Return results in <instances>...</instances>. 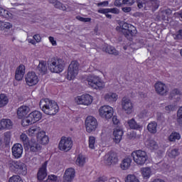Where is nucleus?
<instances>
[{
	"mask_svg": "<svg viewBox=\"0 0 182 182\" xmlns=\"http://www.w3.org/2000/svg\"><path fill=\"white\" fill-rule=\"evenodd\" d=\"M141 172L144 178H149L151 176V169L149 167L142 168Z\"/></svg>",
	"mask_w": 182,
	"mask_h": 182,
	"instance_id": "38",
	"label": "nucleus"
},
{
	"mask_svg": "<svg viewBox=\"0 0 182 182\" xmlns=\"http://www.w3.org/2000/svg\"><path fill=\"white\" fill-rule=\"evenodd\" d=\"M9 182H23V181H22V178H21V176L16 175L11 176L9 178Z\"/></svg>",
	"mask_w": 182,
	"mask_h": 182,
	"instance_id": "46",
	"label": "nucleus"
},
{
	"mask_svg": "<svg viewBox=\"0 0 182 182\" xmlns=\"http://www.w3.org/2000/svg\"><path fill=\"white\" fill-rule=\"evenodd\" d=\"M130 164H132V159L129 157L125 158L121 164V168L122 170H127L130 167Z\"/></svg>",
	"mask_w": 182,
	"mask_h": 182,
	"instance_id": "32",
	"label": "nucleus"
},
{
	"mask_svg": "<svg viewBox=\"0 0 182 182\" xmlns=\"http://www.w3.org/2000/svg\"><path fill=\"white\" fill-rule=\"evenodd\" d=\"M154 4V0H145V6H149L151 8V6H153V4Z\"/></svg>",
	"mask_w": 182,
	"mask_h": 182,
	"instance_id": "57",
	"label": "nucleus"
},
{
	"mask_svg": "<svg viewBox=\"0 0 182 182\" xmlns=\"http://www.w3.org/2000/svg\"><path fill=\"white\" fill-rule=\"evenodd\" d=\"M87 82L89 86H91L93 89L100 90L105 87V82H102L99 77L91 76L90 78H87Z\"/></svg>",
	"mask_w": 182,
	"mask_h": 182,
	"instance_id": "11",
	"label": "nucleus"
},
{
	"mask_svg": "<svg viewBox=\"0 0 182 182\" xmlns=\"http://www.w3.org/2000/svg\"><path fill=\"white\" fill-rule=\"evenodd\" d=\"M79 73V63L77 60H73L68 66L67 79L73 80Z\"/></svg>",
	"mask_w": 182,
	"mask_h": 182,
	"instance_id": "6",
	"label": "nucleus"
},
{
	"mask_svg": "<svg viewBox=\"0 0 182 182\" xmlns=\"http://www.w3.org/2000/svg\"><path fill=\"white\" fill-rule=\"evenodd\" d=\"M127 124H129L130 129H132L133 130H139V129L141 127L140 124H137L134 119L128 120Z\"/></svg>",
	"mask_w": 182,
	"mask_h": 182,
	"instance_id": "33",
	"label": "nucleus"
},
{
	"mask_svg": "<svg viewBox=\"0 0 182 182\" xmlns=\"http://www.w3.org/2000/svg\"><path fill=\"white\" fill-rule=\"evenodd\" d=\"M122 11L125 14H129V12H132V7H122Z\"/></svg>",
	"mask_w": 182,
	"mask_h": 182,
	"instance_id": "59",
	"label": "nucleus"
},
{
	"mask_svg": "<svg viewBox=\"0 0 182 182\" xmlns=\"http://www.w3.org/2000/svg\"><path fill=\"white\" fill-rule=\"evenodd\" d=\"M49 41H50V43L53 45V46H56V45H57L56 41H55V38L53 37L50 36Z\"/></svg>",
	"mask_w": 182,
	"mask_h": 182,
	"instance_id": "64",
	"label": "nucleus"
},
{
	"mask_svg": "<svg viewBox=\"0 0 182 182\" xmlns=\"http://www.w3.org/2000/svg\"><path fill=\"white\" fill-rule=\"evenodd\" d=\"M114 140L115 143H120L123 137V129L120 127H117L113 132Z\"/></svg>",
	"mask_w": 182,
	"mask_h": 182,
	"instance_id": "23",
	"label": "nucleus"
},
{
	"mask_svg": "<svg viewBox=\"0 0 182 182\" xmlns=\"http://www.w3.org/2000/svg\"><path fill=\"white\" fill-rule=\"evenodd\" d=\"M112 122L114 124H116L117 126L120 123V121H119L117 116H114L112 117Z\"/></svg>",
	"mask_w": 182,
	"mask_h": 182,
	"instance_id": "61",
	"label": "nucleus"
},
{
	"mask_svg": "<svg viewBox=\"0 0 182 182\" xmlns=\"http://www.w3.org/2000/svg\"><path fill=\"white\" fill-rule=\"evenodd\" d=\"M173 11H171V9H166L161 11V14H164L166 16H170V15H171Z\"/></svg>",
	"mask_w": 182,
	"mask_h": 182,
	"instance_id": "51",
	"label": "nucleus"
},
{
	"mask_svg": "<svg viewBox=\"0 0 182 182\" xmlns=\"http://www.w3.org/2000/svg\"><path fill=\"white\" fill-rule=\"evenodd\" d=\"M75 163L77 166H79L80 167H83L85 163H86V159H85V156H83V155L79 154L77 157Z\"/></svg>",
	"mask_w": 182,
	"mask_h": 182,
	"instance_id": "34",
	"label": "nucleus"
},
{
	"mask_svg": "<svg viewBox=\"0 0 182 182\" xmlns=\"http://www.w3.org/2000/svg\"><path fill=\"white\" fill-rule=\"evenodd\" d=\"M48 69L52 73H60L65 69V61L62 58H51L48 61Z\"/></svg>",
	"mask_w": 182,
	"mask_h": 182,
	"instance_id": "2",
	"label": "nucleus"
},
{
	"mask_svg": "<svg viewBox=\"0 0 182 182\" xmlns=\"http://www.w3.org/2000/svg\"><path fill=\"white\" fill-rule=\"evenodd\" d=\"M33 39L37 42V43H39L42 41V38L41 37V35L39 34H36L33 36Z\"/></svg>",
	"mask_w": 182,
	"mask_h": 182,
	"instance_id": "58",
	"label": "nucleus"
},
{
	"mask_svg": "<svg viewBox=\"0 0 182 182\" xmlns=\"http://www.w3.org/2000/svg\"><path fill=\"white\" fill-rule=\"evenodd\" d=\"M96 143V138L93 136L89 137V147L90 149H95V144Z\"/></svg>",
	"mask_w": 182,
	"mask_h": 182,
	"instance_id": "45",
	"label": "nucleus"
},
{
	"mask_svg": "<svg viewBox=\"0 0 182 182\" xmlns=\"http://www.w3.org/2000/svg\"><path fill=\"white\" fill-rule=\"evenodd\" d=\"M104 160L105 164L107 166H112V164H116L119 161V159L117 158V154L109 151L104 156Z\"/></svg>",
	"mask_w": 182,
	"mask_h": 182,
	"instance_id": "13",
	"label": "nucleus"
},
{
	"mask_svg": "<svg viewBox=\"0 0 182 182\" xmlns=\"http://www.w3.org/2000/svg\"><path fill=\"white\" fill-rule=\"evenodd\" d=\"M145 146L150 150H157L159 149V144L154 139H148L145 142Z\"/></svg>",
	"mask_w": 182,
	"mask_h": 182,
	"instance_id": "29",
	"label": "nucleus"
},
{
	"mask_svg": "<svg viewBox=\"0 0 182 182\" xmlns=\"http://www.w3.org/2000/svg\"><path fill=\"white\" fill-rule=\"evenodd\" d=\"M93 102V98L90 95L85 94L77 97V105H85V106H89Z\"/></svg>",
	"mask_w": 182,
	"mask_h": 182,
	"instance_id": "16",
	"label": "nucleus"
},
{
	"mask_svg": "<svg viewBox=\"0 0 182 182\" xmlns=\"http://www.w3.org/2000/svg\"><path fill=\"white\" fill-rule=\"evenodd\" d=\"M26 147H28V149H30V151H32L33 153H38V151H41L42 150V146L33 139L30 141Z\"/></svg>",
	"mask_w": 182,
	"mask_h": 182,
	"instance_id": "19",
	"label": "nucleus"
},
{
	"mask_svg": "<svg viewBox=\"0 0 182 182\" xmlns=\"http://www.w3.org/2000/svg\"><path fill=\"white\" fill-rule=\"evenodd\" d=\"M134 0H124V5H128V6H132V5H134Z\"/></svg>",
	"mask_w": 182,
	"mask_h": 182,
	"instance_id": "55",
	"label": "nucleus"
},
{
	"mask_svg": "<svg viewBox=\"0 0 182 182\" xmlns=\"http://www.w3.org/2000/svg\"><path fill=\"white\" fill-rule=\"evenodd\" d=\"M36 72L39 75H46L48 72V67L46 66V62L41 61L36 68Z\"/></svg>",
	"mask_w": 182,
	"mask_h": 182,
	"instance_id": "27",
	"label": "nucleus"
},
{
	"mask_svg": "<svg viewBox=\"0 0 182 182\" xmlns=\"http://www.w3.org/2000/svg\"><path fill=\"white\" fill-rule=\"evenodd\" d=\"M9 169L15 173L16 174H19L20 176H26L28 173V169L26 168V164L21 161H9Z\"/></svg>",
	"mask_w": 182,
	"mask_h": 182,
	"instance_id": "3",
	"label": "nucleus"
},
{
	"mask_svg": "<svg viewBox=\"0 0 182 182\" xmlns=\"http://www.w3.org/2000/svg\"><path fill=\"white\" fill-rule=\"evenodd\" d=\"M114 5L120 8L122 5H124V0H115L114 2Z\"/></svg>",
	"mask_w": 182,
	"mask_h": 182,
	"instance_id": "49",
	"label": "nucleus"
},
{
	"mask_svg": "<svg viewBox=\"0 0 182 182\" xmlns=\"http://www.w3.org/2000/svg\"><path fill=\"white\" fill-rule=\"evenodd\" d=\"M4 140L7 142H9L11 140V134H9V133L6 132L4 134Z\"/></svg>",
	"mask_w": 182,
	"mask_h": 182,
	"instance_id": "62",
	"label": "nucleus"
},
{
	"mask_svg": "<svg viewBox=\"0 0 182 182\" xmlns=\"http://www.w3.org/2000/svg\"><path fill=\"white\" fill-rule=\"evenodd\" d=\"M174 39L180 40L182 39V29L179 30L174 36Z\"/></svg>",
	"mask_w": 182,
	"mask_h": 182,
	"instance_id": "53",
	"label": "nucleus"
},
{
	"mask_svg": "<svg viewBox=\"0 0 182 182\" xmlns=\"http://www.w3.org/2000/svg\"><path fill=\"white\" fill-rule=\"evenodd\" d=\"M25 65L21 64L16 70L15 79L16 80L21 81L23 79L25 75Z\"/></svg>",
	"mask_w": 182,
	"mask_h": 182,
	"instance_id": "21",
	"label": "nucleus"
},
{
	"mask_svg": "<svg viewBox=\"0 0 182 182\" xmlns=\"http://www.w3.org/2000/svg\"><path fill=\"white\" fill-rule=\"evenodd\" d=\"M103 52H106V53H109V55H114V56H119V51L116 50V48L112 46H105L102 48Z\"/></svg>",
	"mask_w": 182,
	"mask_h": 182,
	"instance_id": "28",
	"label": "nucleus"
},
{
	"mask_svg": "<svg viewBox=\"0 0 182 182\" xmlns=\"http://www.w3.org/2000/svg\"><path fill=\"white\" fill-rule=\"evenodd\" d=\"M105 99L107 102H116V100H117V95H116V93L109 92L105 95Z\"/></svg>",
	"mask_w": 182,
	"mask_h": 182,
	"instance_id": "31",
	"label": "nucleus"
},
{
	"mask_svg": "<svg viewBox=\"0 0 182 182\" xmlns=\"http://www.w3.org/2000/svg\"><path fill=\"white\" fill-rule=\"evenodd\" d=\"M125 182H139V179L134 175H128L126 178Z\"/></svg>",
	"mask_w": 182,
	"mask_h": 182,
	"instance_id": "43",
	"label": "nucleus"
},
{
	"mask_svg": "<svg viewBox=\"0 0 182 182\" xmlns=\"http://www.w3.org/2000/svg\"><path fill=\"white\" fill-rule=\"evenodd\" d=\"M132 157L135 163L139 166H144L146 161H147L149 157L147 153L142 150H136L132 153Z\"/></svg>",
	"mask_w": 182,
	"mask_h": 182,
	"instance_id": "4",
	"label": "nucleus"
},
{
	"mask_svg": "<svg viewBox=\"0 0 182 182\" xmlns=\"http://www.w3.org/2000/svg\"><path fill=\"white\" fill-rule=\"evenodd\" d=\"M179 154L180 152H178V149H174L168 151V156L171 157V159H176Z\"/></svg>",
	"mask_w": 182,
	"mask_h": 182,
	"instance_id": "41",
	"label": "nucleus"
},
{
	"mask_svg": "<svg viewBox=\"0 0 182 182\" xmlns=\"http://www.w3.org/2000/svg\"><path fill=\"white\" fill-rule=\"evenodd\" d=\"M54 7L61 11H66V6H64L60 1H57L54 5Z\"/></svg>",
	"mask_w": 182,
	"mask_h": 182,
	"instance_id": "44",
	"label": "nucleus"
},
{
	"mask_svg": "<svg viewBox=\"0 0 182 182\" xmlns=\"http://www.w3.org/2000/svg\"><path fill=\"white\" fill-rule=\"evenodd\" d=\"M12 154L15 159H21L22 153H23V147L21 144H15L12 149Z\"/></svg>",
	"mask_w": 182,
	"mask_h": 182,
	"instance_id": "17",
	"label": "nucleus"
},
{
	"mask_svg": "<svg viewBox=\"0 0 182 182\" xmlns=\"http://www.w3.org/2000/svg\"><path fill=\"white\" fill-rule=\"evenodd\" d=\"M37 140L41 144H48V143H49V137L46 136L45 132H40L37 134Z\"/></svg>",
	"mask_w": 182,
	"mask_h": 182,
	"instance_id": "25",
	"label": "nucleus"
},
{
	"mask_svg": "<svg viewBox=\"0 0 182 182\" xmlns=\"http://www.w3.org/2000/svg\"><path fill=\"white\" fill-rule=\"evenodd\" d=\"M0 16L8 18V16H9V11L4 9L2 7H0Z\"/></svg>",
	"mask_w": 182,
	"mask_h": 182,
	"instance_id": "47",
	"label": "nucleus"
},
{
	"mask_svg": "<svg viewBox=\"0 0 182 182\" xmlns=\"http://www.w3.org/2000/svg\"><path fill=\"white\" fill-rule=\"evenodd\" d=\"M156 119L159 122H164V115L161 112H157Z\"/></svg>",
	"mask_w": 182,
	"mask_h": 182,
	"instance_id": "52",
	"label": "nucleus"
},
{
	"mask_svg": "<svg viewBox=\"0 0 182 182\" xmlns=\"http://www.w3.org/2000/svg\"><path fill=\"white\" fill-rule=\"evenodd\" d=\"M97 119L92 116H88L85 119V127L87 133H92V132H96L97 129Z\"/></svg>",
	"mask_w": 182,
	"mask_h": 182,
	"instance_id": "8",
	"label": "nucleus"
},
{
	"mask_svg": "<svg viewBox=\"0 0 182 182\" xmlns=\"http://www.w3.org/2000/svg\"><path fill=\"white\" fill-rule=\"evenodd\" d=\"M56 180H58V176H55V175H50L48 176V178L47 179V181H56Z\"/></svg>",
	"mask_w": 182,
	"mask_h": 182,
	"instance_id": "56",
	"label": "nucleus"
},
{
	"mask_svg": "<svg viewBox=\"0 0 182 182\" xmlns=\"http://www.w3.org/2000/svg\"><path fill=\"white\" fill-rule=\"evenodd\" d=\"M11 28H12L11 23L1 21V24L0 25V29L1 31H8V29H11Z\"/></svg>",
	"mask_w": 182,
	"mask_h": 182,
	"instance_id": "39",
	"label": "nucleus"
},
{
	"mask_svg": "<svg viewBox=\"0 0 182 182\" xmlns=\"http://www.w3.org/2000/svg\"><path fill=\"white\" fill-rule=\"evenodd\" d=\"M97 12L98 14H109V9H100Z\"/></svg>",
	"mask_w": 182,
	"mask_h": 182,
	"instance_id": "60",
	"label": "nucleus"
},
{
	"mask_svg": "<svg viewBox=\"0 0 182 182\" xmlns=\"http://www.w3.org/2000/svg\"><path fill=\"white\" fill-rule=\"evenodd\" d=\"M26 82L28 86H35L39 82V79L35 73L29 72L26 75Z\"/></svg>",
	"mask_w": 182,
	"mask_h": 182,
	"instance_id": "15",
	"label": "nucleus"
},
{
	"mask_svg": "<svg viewBox=\"0 0 182 182\" xmlns=\"http://www.w3.org/2000/svg\"><path fill=\"white\" fill-rule=\"evenodd\" d=\"M42 112L48 116H55L59 112V106L56 102L48 98L42 99L39 102Z\"/></svg>",
	"mask_w": 182,
	"mask_h": 182,
	"instance_id": "1",
	"label": "nucleus"
},
{
	"mask_svg": "<svg viewBox=\"0 0 182 182\" xmlns=\"http://www.w3.org/2000/svg\"><path fill=\"white\" fill-rule=\"evenodd\" d=\"M8 97L5 94H0V107H4L8 105Z\"/></svg>",
	"mask_w": 182,
	"mask_h": 182,
	"instance_id": "37",
	"label": "nucleus"
},
{
	"mask_svg": "<svg viewBox=\"0 0 182 182\" xmlns=\"http://www.w3.org/2000/svg\"><path fill=\"white\" fill-rule=\"evenodd\" d=\"M148 131L152 134L157 133V122H151L147 126Z\"/></svg>",
	"mask_w": 182,
	"mask_h": 182,
	"instance_id": "30",
	"label": "nucleus"
},
{
	"mask_svg": "<svg viewBox=\"0 0 182 182\" xmlns=\"http://www.w3.org/2000/svg\"><path fill=\"white\" fill-rule=\"evenodd\" d=\"M20 140L23 143L24 146H28L31 141H29V138L26 134H21L20 136Z\"/></svg>",
	"mask_w": 182,
	"mask_h": 182,
	"instance_id": "40",
	"label": "nucleus"
},
{
	"mask_svg": "<svg viewBox=\"0 0 182 182\" xmlns=\"http://www.w3.org/2000/svg\"><path fill=\"white\" fill-rule=\"evenodd\" d=\"M114 14L115 15H119L120 14V10L117 8L108 9V14Z\"/></svg>",
	"mask_w": 182,
	"mask_h": 182,
	"instance_id": "48",
	"label": "nucleus"
},
{
	"mask_svg": "<svg viewBox=\"0 0 182 182\" xmlns=\"http://www.w3.org/2000/svg\"><path fill=\"white\" fill-rule=\"evenodd\" d=\"M75 169L73 168H68L64 174V182H70L75 178Z\"/></svg>",
	"mask_w": 182,
	"mask_h": 182,
	"instance_id": "24",
	"label": "nucleus"
},
{
	"mask_svg": "<svg viewBox=\"0 0 182 182\" xmlns=\"http://www.w3.org/2000/svg\"><path fill=\"white\" fill-rule=\"evenodd\" d=\"M180 139H181V136L176 132H172L168 137L169 141H176V140H180Z\"/></svg>",
	"mask_w": 182,
	"mask_h": 182,
	"instance_id": "36",
	"label": "nucleus"
},
{
	"mask_svg": "<svg viewBox=\"0 0 182 182\" xmlns=\"http://www.w3.org/2000/svg\"><path fill=\"white\" fill-rule=\"evenodd\" d=\"M136 4L139 9H141V8H144V6H146V1L144 2L141 0H136Z\"/></svg>",
	"mask_w": 182,
	"mask_h": 182,
	"instance_id": "50",
	"label": "nucleus"
},
{
	"mask_svg": "<svg viewBox=\"0 0 182 182\" xmlns=\"http://www.w3.org/2000/svg\"><path fill=\"white\" fill-rule=\"evenodd\" d=\"M107 181V177L106 176H101L98 178V179L96 181V182H105Z\"/></svg>",
	"mask_w": 182,
	"mask_h": 182,
	"instance_id": "63",
	"label": "nucleus"
},
{
	"mask_svg": "<svg viewBox=\"0 0 182 182\" xmlns=\"http://www.w3.org/2000/svg\"><path fill=\"white\" fill-rule=\"evenodd\" d=\"M99 113L102 119H112L113 117V108L109 105H104L99 109Z\"/></svg>",
	"mask_w": 182,
	"mask_h": 182,
	"instance_id": "10",
	"label": "nucleus"
},
{
	"mask_svg": "<svg viewBox=\"0 0 182 182\" xmlns=\"http://www.w3.org/2000/svg\"><path fill=\"white\" fill-rule=\"evenodd\" d=\"M41 119H42V112L35 110L31 112L26 119H23L22 124L23 126H31V124L39 122Z\"/></svg>",
	"mask_w": 182,
	"mask_h": 182,
	"instance_id": "5",
	"label": "nucleus"
},
{
	"mask_svg": "<svg viewBox=\"0 0 182 182\" xmlns=\"http://www.w3.org/2000/svg\"><path fill=\"white\" fill-rule=\"evenodd\" d=\"M121 31L127 39H130L132 36H134L136 33H137L136 27L127 23H124L122 24Z\"/></svg>",
	"mask_w": 182,
	"mask_h": 182,
	"instance_id": "7",
	"label": "nucleus"
},
{
	"mask_svg": "<svg viewBox=\"0 0 182 182\" xmlns=\"http://www.w3.org/2000/svg\"><path fill=\"white\" fill-rule=\"evenodd\" d=\"M77 19H78V21H80V22H90L91 21L90 18H83L80 16H77Z\"/></svg>",
	"mask_w": 182,
	"mask_h": 182,
	"instance_id": "54",
	"label": "nucleus"
},
{
	"mask_svg": "<svg viewBox=\"0 0 182 182\" xmlns=\"http://www.w3.org/2000/svg\"><path fill=\"white\" fill-rule=\"evenodd\" d=\"M12 129V121L9 119H2L0 121V130Z\"/></svg>",
	"mask_w": 182,
	"mask_h": 182,
	"instance_id": "26",
	"label": "nucleus"
},
{
	"mask_svg": "<svg viewBox=\"0 0 182 182\" xmlns=\"http://www.w3.org/2000/svg\"><path fill=\"white\" fill-rule=\"evenodd\" d=\"M25 65L21 64L16 70L15 79L16 80L21 81L23 79L25 75Z\"/></svg>",
	"mask_w": 182,
	"mask_h": 182,
	"instance_id": "22",
	"label": "nucleus"
},
{
	"mask_svg": "<svg viewBox=\"0 0 182 182\" xmlns=\"http://www.w3.org/2000/svg\"><path fill=\"white\" fill-rule=\"evenodd\" d=\"M31 112V108L26 105L21 106L18 108L17 116L18 119H23L26 114Z\"/></svg>",
	"mask_w": 182,
	"mask_h": 182,
	"instance_id": "20",
	"label": "nucleus"
},
{
	"mask_svg": "<svg viewBox=\"0 0 182 182\" xmlns=\"http://www.w3.org/2000/svg\"><path fill=\"white\" fill-rule=\"evenodd\" d=\"M177 122L182 126V107L178 109L177 112Z\"/></svg>",
	"mask_w": 182,
	"mask_h": 182,
	"instance_id": "42",
	"label": "nucleus"
},
{
	"mask_svg": "<svg viewBox=\"0 0 182 182\" xmlns=\"http://www.w3.org/2000/svg\"><path fill=\"white\" fill-rule=\"evenodd\" d=\"M39 127H32L28 130H27V134H28L30 136H33L35 134H37L39 133Z\"/></svg>",
	"mask_w": 182,
	"mask_h": 182,
	"instance_id": "35",
	"label": "nucleus"
},
{
	"mask_svg": "<svg viewBox=\"0 0 182 182\" xmlns=\"http://www.w3.org/2000/svg\"><path fill=\"white\" fill-rule=\"evenodd\" d=\"M155 91L158 95H160V96H166L167 93H168V88H167V86L166 84L161 82H157L154 85Z\"/></svg>",
	"mask_w": 182,
	"mask_h": 182,
	"instance_id": "14",
	"label": "nucleus"
},
{
	"mask_svg": "<svg viewBox=\"0 0 182 182\" xmlns=\"http://www.w3.org/2000/svg\"><path fill=\"white\" fill-rule=\"evenodd\" d=\"M48 166V161H45L41 168H39L37 173V178L39 181H43L48 173H46V167Z\"/></svg>",
	"mask_w": 182,
	"mask_h": 182,
	"instance_id": "18",
	"label": "nucleus"
},
{
	"mask_svg": "<svg viewBox=\"0 0 182 182\" xmlns=\"http://www.w3.org/2000/svg\"><path fill=\"white\" fill-rule=\"evenodd\" d=\"M134 106L132 100L128 97H124L122 100V108L127 114H132Z\"/></svg>",
	"mask_w": 182,
	"mask_h": 182,
	"instance_id": "12",
	"label": "nucleus"
},
{
	"mask_svg": "<svg viewBox=\"0 0 182 182\" xmlns=\"http://www.w3.org/2000/svg\"><path fill=\"white\" fill-rule=\"evenodd\" d=\"M73 146V141L70 138L63 136L59 142L58 149L61 151H69Z\"/></svg>",
	"mask_w": 182,
	"mask_h": 182,
	"instance_id": "9",
	"label": "nucleus"
}]
</instances>
